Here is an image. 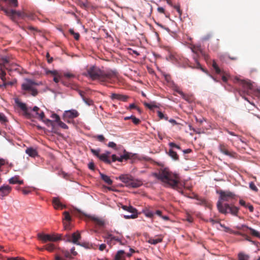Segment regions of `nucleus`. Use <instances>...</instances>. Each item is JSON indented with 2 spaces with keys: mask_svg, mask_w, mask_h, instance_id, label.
<instances>
[{
  "mask_svg": "<svg viewBox=\"0 0 260 260\" xmlns=\"http://www.w3.org/2000/svg\"><path fill=\"white\" fill-rule=\"evenodd\" d=\"M113 239H108L106 240H105V242H106L110 247H112V246L115 244V243L113 242Z\"/></svg>",
  "mask_w": 260,
  "mask_h": 260,
  "instance_id": "obj_48",
  "label": "nucleus"
},
{
  "mask_svg": "<svg viewBox=\"0 0 260 260\" xmlns=\"http://www.w3.org/2000/svg\"><path fill=\"white\" fill-rule=\"evenodd\" d=\"M73 258L71 254L69 251L66 250H61L59 254H56L55 256V260H70Z\"/></svg>",
  "mask_w": 260,
  "mask_h": 260,
  "instance_id": "obj_10",
  "label": "nucleus"
},
{
  "mask_svg": "<svg viewBox=\"0 0 260 260\" xmlns=\"http://www.w3.org/2000/svg\"><path fill=\"white\" fill-rule=\"evenodd\" d=\"M152 175L160 180L165 186L175 188L180 182L178 174L173 173L168 168L160 169L158 172L152 173Z\"/></svg>",
  "mask_w": 260,
  "mask_h": 260,
  "instance_id": "obj_2",
  "label": "nucleus"
},
{
  "mask_svg": "<svg viewBox=\"0 0 260 260\" xmlns=\"http://www.w3.org/2000/svg\"><path fill=\"white\" fill-rule=\"evenodd\" d=\"M9 182L10 184H23L24 182L23 180L20 179L19 176H15L9 179Z\"/></svg>",
  "mask_w": 260,
  "mask_h": 260,
  "instance_id": "obj_18",
  "label": "nucleus"
},
{
  "mask_svg": "<svg viewBox=\"0 0 260 260\" xmlns=\"http://www.w3.org/2000/svg\"><path fill=\"white\" fill-rule=\"evenodd\" d=\"M9 4L11 7H17L18 6L17 0H9Z\"/></svg>",
  "mask_w": 260,
  "mask_h": 260,
  "instance_id": "obj_38",
  "label": "nucleus"
},
{
  "mask_svg": "<svg viewBox=\"0 0 260 260\" xmlns=\"http://www.w3.org/2000/svg\"><path fill=\"white\" fill-rule=\"evenodd\" d=\"M118 178L128 187L137 188L143 184L141 180L134 179L131 175L128 174L121 175Z\"/></svg>",
  "mask_w": 260,
  "mask_h": 260,
  "instance_id": "obj_5",
  "label": "nucleus"
},
{
  "mask_svg": "<svg viewBox=\"0 0 260 260\" xmlns=\"http://www.w3.org/2000/svg\"><path fill=\"white\" fill-rule=\"evenodd\" d=\"M169 155L174 160H177L179 159V156L177 153L173 150L172 149L169 150Z\"/></svg>",
  "mask_w": 260,
  "mask_h": 260,
  "instance_id": "obj_28",
  "label": "nucleus"
},
{
  "mask_svg": "<svg viewBox=\"0 0 260 260\" xmlns=\"http://www.w3.org/2000/svg\"><path fill=\"white\" fill-rule=\"evenodd\" d=\"M62 239L66 242H72L71 236L70 235H65Z\"/></svg>",
  "mask_w": 260,
  "mask_h": 260,
  "instance_id": "obj_42",
  "label": "nucleus"
},
{
  "mask_svg": "<svg viewBox=\"0 0 260 260\" xmlns=\"http://www.w3.org/2000/svg\"><path fill=\"white\" fill-rule=\"evenodd\" d=\"M0 121L4 122L7 121V119L5 115L3 113H0Z\"/></svg>",
  "mask_w": 260,
  "mask_h": 260,
  "instance_id": "obj_59",
  "label": "nucleus"
},
{
  "mask_svg": "<svg viewBox=\"0 0 260 260\" xmlns=\"http://www.w3.org/2000/svg\"><path fill=\"white\" fill-rule=\"evenodd\" d=\"M240 85L242 86V89L239 90V94L245 100L248 101L245 96L250 94L249 90L252 88V84L249 81L242 80L240 81Z\"/></svg>",
  "mask_w": 260,
  "mask_h": 260,
  "instance_id": "obj_6",
  "label": "nucleus"
},
{
  "mask_svg": "<svg viewBox=\"0 0 260 260\" xmlns=\"http://www.w3.org/2000/svg\"><path fill=\"white\" fill-rule=\"evenodd\" d=\"M83 101H84V102L87 104L88 105H91L93 103V102L92 100L89 99H87V98H83Z\"/></svg>",
  "mask_w": 260,
  "mask_h": 260,
  "instance_id": "obj_56",
  "label": "nucleus"
},
{
  "mask_svg": "<svg viewBox=\"0 0 260 260\" xmlns=\"http://www.w3.org/2000/svg\"><path fill=\"white\" fill-rule=\"evenodd\" d=\"M157 115L160 119H164L166 120H168V116L162 113L161 111H158L157 112Z\"/></svg>",
  "mask_w": 260,
  "mask_h": 260,
  "instance_id": "obj_34",
  "label": "nucleus"
},
{
  "mask_svg": "<svg viewBox=\"0 0 260 260\" xmlns=\"http://www.w3.org/2000/svg\"><path fill=\"white\" fill-rule=\"evenodd\" d=\"M173 7H174L177 10V11L178 12V13H179V14L180 15H181L182 12L180 10V6L179 5H175V6L173 5Z\"/></svg>",
  "mask_w": 260,
  "mask_h": 260,
  "instance_id": "obj_60",
  "label": "nucleus"
},
{
  "mask_svg": "<svg viewBox=\"0 0 260 260\" xmlns=\"http://www.w3.org/2000/svg\"><path fill=\"white\" fill-rule=\"evenodd\" d=\"M123 217L125 219L135 218L137 217V213H132L131 215H124Z\"/></svg>",
  "mask_w": 260,
  "mask_h": 260,
  "instance_id": "obj_39",
  "label": "nucleus"
},
{
  "mask_svg": "<svg viewBox=\"0 0 260 260\" xmlns=\"http://www.w3.org/2000/svg\"><path fill=\"white\" fill-rule=\"evenodd\" d=\"M169 145L172 148H176L177 149H179V150L181 149V148L179 145H177L176 144H175L173 142L170 143Z\"/></svg>",
  "mask_w": 260,
  "mask_h": 260,
  "instance_id": "obj_54",
  "label": "nucleus"
},
{
  "mask_svg": "<svg viewBox=\"0 0 260 260\" xmlns=\"http://www.w3.org/2000/svg\"><path fill=\"white\" fill-rule=\"evenodd\" d=\"M12 190V187L8 185H3L0 187V197L4 198L8 196Z\"/></svg>",
  "mask_w": 260,
  "mask_h": 260,
  "instance_id": "obj_11",
  "label": "nucleus"
},
{
  "mask_svg": "<svg viewBox=\"0 0 260 260\" xmlns=\"http://www.w3.org/2000/svg\"><path fill=\"white\" fill-rule=\"evenodd\" d=\"M244 228H246V229H248L250 231V234L251 235L260 239V233L255 230L254 229L247 226L246 225L243 224L241 226H238L236 227V228L238 230H242Z\"/></svg>",
  "mask_w": 260,
  "mask_h": 260,
  "instance_id": "obj_13",
  "label": "nucleus"
},
{
  "mask_svg": "<svg viewBox=\"0 0 260 260\" xmlns=\"http://www.w3.org/2000/svg\"><path fill=\"white\" fill-rule=\"evenodd\" d=\"M56 248L55 244L50 243L45 245V249L49 252H53Z\"/></svg>",
  "mask_w": 260,
  "mask_h": 260,
  "instance_id": "obj_26",
  "label": "nucleus"
},
{
  "mask_svg": "<svg viewBox=\"0 0 260 260\" xmlns=\"http://www.w3.org/2000/svg\"><path fill=\"white\" fill-rule=\"evenodd\" d=\"M64 76L68 78H74L75 75L71 73H66L64 74Z\"/></svg>",
  "mask_w": 260,
  "mask_h": 260,
  "instance_id": "obj_58",
  "label": "nucleus"
},
{
  "mask_svg": "<svg viewBox=\"0 0 260 260\" xmlns=\"http://www.w3.org/2000/svg\"><path fill=\"white\" fill-rule=\"evenodd\" d=\"M104 239L105 240H106L108 239H114L113 238V235L109 233H107L105 236H103Z\"/></svg>",
  "mask_w": 260,
  "mask_h": 260,
  "instance_id": "obj_46",
  "label": "nucleus"
},
{
  "mask_svg": "<svg viewBox=\"0 0 260 260\" xmlns=\"http://www.w3.org/2000/svg\"><path fill=\"white\" fill-rule=\"evenodd\" d=\"M26 153H27L29 156L35 157L38 155L37 151L32 148H28L25 150Z\"/></svg>",
  "mask_w": 260,
  "mask_h": 260,
  "instance_id": "obj_22",
  "label": "nucleus"
},
{
  "mask_svg": "<svg viewBox=\"0 0 260 260\" xmlns=\"http://www.w3.org/2000/svg\"><path fill=\"white\" fill-rule=\"evenodd\" d=\"M90 151L94 155L99 158V156L101 155V154H100V152L101 151L100 149L96 150L94 149H90Z\"/></svg>",
  "mask_w": 260,
  "mask_h": 260,
  "instance_id": "obj_36",
  "label": "nucleus"
},
{
  "mask_svg": "<svg viewBox=\"0 0 260 260\" xmlns=\"http://www.w3.org/2000/svg\"><path fill=\"white\" fill-rule=\"evenodd\" d=\"M131 119L132 120V121L135 124H138L140 123V120L139 119L136 118L135 116H131Z\"/></svg>",
  "mask_w": 260,
  "mask_h": 260,
  "instance_id": "obj_41",
  "label": "nucleus"
},
{
  "mask_svg": "<svg viewBox=\"0 0 260 260\" xmlns=\"http://www.w3.org/2000/svg\"><path fill=\"white\" fill-rule=\"evenodd\" d=\"M212 67L214 68V69L215 70V72H216V73H217V74H220V72H221L220 71V69L218 67V66L216 64V62H215V60L213 61Z\"/></svg>",
  "mask_w": 260,
  "mask_h": 260,
  "instance_id": "obj_35",
  "label": "nucleus"
},
{
  "mask_svg": "<svg viewBox=\"0 0 260 260\" xmlns=\"http://www.w3.org/2000/svg\"><path fill=\"white\" fill-rule=\"evenodd\" d=\"M22 192L23 194H24L25 195H27V194H29V193H30L31 191L28 188H23L22 189Z\"/></svg>",
  "mask_w": 260,
  "mask_h": 260,
  "instance_id": "obj_57",
  "label": "nucleus"
},
{
  "mask_svg": "<svg viewBox=\"0 0 260 260\" xmlns=\"http://www.w3.org/2000/svg\"><path fill=\"white\" fill-rule=\"evenodd\" d=\"M249 187L250 188L255 191V192H257L258 191V188H257V187L255 186V185L254 184V183L252 182H251L250 183H249Z\"/></svg>",
  "mask_w": 260,
  "mask_h": 260,
  "instance_id": "obj_40",
  "label": "nucleus"
},
{
  "mask_svg": "<svg viewBox=\"0 0 260 260\" xmlns=\"http://www.w3.org/2000/svg\"><path fill=\"white\" fill-rule=\"evenodd\" d=\"M81 235L78 231L74 233L71 236L72 243L77 245H82L78 242V240L81 239Z\"/></svg>",
  "mask_w": 260,
  "mask_h": 260,
  "instance_id": "obj_17",
  "label": "nucleus"
},
{
  "mask_svg": "<svg viewBox=\"0 0 260 260\" xmlns=\"http://www.w3.org/2000/svg\"><path fill=\"white\" fill-rule=\"evenodd\" d=\"M220 226L221 227H222L223 228H224V231L225 232H227V233H229L230 234H231V232H232V230L230 229L228 227H226L224 225H223L222 224H220Z\"/></svg>",
  "mask_w": 260,
  "mask_h": 260,
  "instance_id": "obj_53",
  "label": "nucleus"
},
{
  "mask_svg": "<svg viewBox=\"0 0 260 260\" xmlns=\"http://www.w3.org/2000/svg\"><path fill=\"white\" fill-rule=\"evenodd\" d=\"M106 248V245L105 244H102L99 246V250L100 251H103Z\"/></svg>",
  "mask_w": 260,
  "mask_h": 260,
  "instance_id": "obj_64",
  "label": "nucleus"
},
{
  "mask_svg": "<svg viewBox=\"0 0 260 260\" xmlns=\"http://www.w3.org/2000/svg\"><path fill=\"white\" fill-rule=\"evenodd\" d=\"M70 33L74 36V39L76 40H78L80 38V35L78 32H74V30L72 29H70L69 30Z\"/></svg>",
  "mask_w": 260,
  "mask_h": 260,
  "instance_id": "obj_33",
  "label": "nucleus"
},
{
  "mask_svg": "<svg viewBox=\"0 0 260 260\" xmlns=\"http://www.w3.org/2000/svg\"><path fill=\"white\" fill-rule=\"evenodd\" d=\"M6 75V73L5 72H4L3 71H0V78L3 82L6 81V77H5Z\"/></svg>",
  "mask_w": 260,
  "mask_h": 260,
  "instance_id": "obj_45",
  "label": "nucleus"
},
{
  "mask_svg": "<svg viewBox=\"0 0 260 260\" xmlns=\"http://www.w3.org/2000/svg\"><path fill=\"white\" fill-rule=\"evenodd\" d=\"M63 224L64 225V228L65 230H70V222L63 221Z\"/></svg>",
  "mask_w": 260,
  "mask_h": 260,
  "instance_id": "obj_50",
  "label": "nucleus"
},
{
  "mask_svg": "<svg viewBox=\"0 0 260 260\" xmlns=\"http://www.w3.org/2000/svg\"><path fill=\"white\" fill-rule=\"evenodd\" d=\"M38 238L42 240L43 243H46L48 241L56 242L61 239V235L56 234H45L42 233H39L38 234Z\"/></svg>",
  "mask_w": 260,
  "mask_h": 260,
  "instance_id": "obj_7",
  "label": "nucleus"
},
{
  "mask_svg": "<svg viewBox=\"0 0 260 260\" xmlns=\"http://www.w3.org/2000/svg\"><path fill=\"white\" fill-rule=\"evenodd\" d=\"M44 123H45L47 125H49V124H52V121L48 119H45L44 118L42 120Z\"/></svg>",
  "mask_w": 260,
  "mask_h": 260,
  "instance_id": "obj_62",
  "label": "nucleus"
},
{
  "mask_svg": "<svg viewBox=\"0 0 260 260\" xmlns=\"http://www.w3.org/2000/svg\"><path fill=\"white\" fill-rule=\"evenodd\" d=\"M38 84L34 80L26 78L24 81L21 84V90L23 94L28 93L32 96H36L38 93V90L36 86Z\"/></svg>",
  "mask_w": 260,
  "mask_h": 260,
  "instance_id": "obj_3",
  "label": "nucleus"
},
{
  "mask_svg": "<svg viewBox=\"0 0 260 260\" xmlns=\"http://www.w3.org/2000/svg\"><path fill=\"white\" fill-rule=\"evenodd\" d=\"M123 158L124 159V160H127L130 158L131 157V154L127 151H126L125 150H123V154L122 155Z\"/></svg>",
  "mask_w": 260,
  "mask_h": 260,
  "instance_id": "obj_37",
  "label": "nucleus"
},
{
  "mask_svg": "<svg viewBox=\"0 0 260 260\" xmlns=\"http://www.w3.org/2000/svg\"><path fill=\"white\" fill-rule=\"evenodd\" d=\"M32 110L36 113V115L38 116L36 117L39 119L43 120V119L45 118L44 113L42 111H40L39 108L38 107L35 106Z\"/></svg>",
  "mask_w": 260,
  "mask_h": 260,
  "instance_id": "obj_19",
  "label": "nucleus"
},
{
  "mask_svg": "<svg viewBox=\"0 0 260 260\" xmlns=\"http://www.w3.org/2000/svg\"><path fill=\"white\" fill-rule=\"evenodd\" d=\"M219 149L221 153L226 155L230 156L231 157L234 156V153L229 151L227 148V146L224 144H219Z\"/></svg>",
  "mask_w": 260,
  "mask_h": 260,
  "instance_id": "obj_14",
  "label": "nucleus"
},
{
  "mask_svg": "<svg viewBox=\"0 0 260 260\" xmlns=\"http://www.w3.org/2000/svg\"><path fill=\"white\" fill-rule=\"evenodd\" d=\"M217 193L219 194V198L218 201H220L222 203V202H228L230 200L233 199L235 198V195L230 191H223L220 190L217 191Z\"/></svg>",
  "mask_w": 260,
  "mask_h": 260,
  "instance_id": "obj_8",
  "label": "nucleus"
},
{
  "mask_svg": "<svg viewBox=\"0 0 260 260\" xmlns=\"http://www.w3.org/2000/svg\"><path fill=\"white\" fill-rule=\"evenodd\" d=\"M194 59V61L195 62H196L197 63V67L196 68H198V69H201L204 72H205V71L204 70V69L203 68H202L201 67V64L199 62V61H198V59L196 57H193Z\"/></svg>",
  "mask_w": 260,
  "mask_h": 260,
  "instance_id": "obj_51",
  "label": "nucleus"
},
{
  "mask_svg": "<svg viewBox=\"0 0 260 260\" xmlns=\"http://www.w3.org/2000/svg\"><path fill=\"white\" fill-rule=\"evenodd\" d=\"M51 117L54 119L55 121L57 123L60 120L59 116L56 114H53L51 116Z\"/></svg>",
  "mask_w": 260,
  "mask_h": 260,
  "instance_id": "obj_49",
  "label": "nucleus"
},
{
  "mask_svg": "<svg viewBox=\"0 0 260 260\" xmlns=\"http://www.w3.org/2000/svg\"><path fill=\"white\" fill-rule=\"evenodd\" d=\"M112 100H117L122 102H126L128 99V96L126 95L113 93L110 96Z\"/></svg>",
  "mask_w": 260,
  "mask_h": 260,
  "instance_id": "obj_12",
  "label": "nucleus"
},
{
  "mask_svg": "<svg viewBox=\"0 0 260 260\" xmlns=\"http://www.w3.org/2000/svg\"><path fill=\"white\" fill-rule=\"evenodd\" d=\"M57 123H58V125L62 128H64V129L68 128V125L66 124H65L64 122H62L61 120L58 121L57 122Z\"/></svg>",
  "mask_w": 260,
  "mask_h": 260,
  "instance_id": "obj_43",
  "label": "nucleus"
},
{
  "mask_svg": "<svg viewBox=\"0 0 260 260\" xmlns=\"http://www.w3.org/2000/svg\"><path fill=\"white\" fill-rule=\"evenodd\" d=\"M94 138L101 142H105L106 140L104 136L102 135L94 136Z\"/></svg>",
  "mask_w": 260,
  "mask_h": 260,
  "instance_id": "obj_32",
  "label": "nucleus"
},
{
  "mask_svg": "<svg viewBox=\"0 0 260 260\" xmlns=\"http://www.w3.org/2000/svg\"><path fill=\"white\" fill-rule=\"evenodd\" d=\"M124 253L123 250H119L115 256L114 260H125L123 255Z\"/></svg>",
  "mask_w": 260,
  "mask_h": 260,
  "instance_id": "obj_27",
  "label": "nucleus"
},
{
  "mask_svg": "<svg viewBox=\"0 0 260 260\" xmlns=\"http://www.w3.org/2000/svg\"><path fill=\"white\" fill-rule=\"evenodd\" d=\"M144 105L148 108L149 109L152 110L154 108H156V106L155 105H154V104H152V103H145L144 104Z\"/></svg>",
  "mask_w": 260,
  "mask_h": 260,
  "instance_id": "obj_44",
  "label": "nucleus"
},
{
  "mask_svg": "<svg viewBox=\"0 0 260 260\" xmlns=\"http://www.w3.org/2000/svg\"><path fill=\"white\" fill-rule=\"evenodd\" d=\"M82 75L92 80H98L104 85L115 83L117 79L118 73L116 71H103L96 66L87 67Z\"/></svg>",
  "mask_w": 260,
  "mask_h": 260,
  "instance_id": "obj_1",
  "label": "nucleus"
},
{
  "mask_svg": "<svg viewBox=\"0 0 260 260\" xmlns=\"http://www.w3.org/2000/svg\"><path fill=\"white\" fill-rule=\"evenodd\" d=\"M78 115L79 113L76 110H71L67 111L65 113V116L70 118H76L78 117Z\"/></svg>",
  "mask_w": 260,
  "mask_h": 260,
  "instance_id": "obj_21",
  "label": "nucleus"
},
{
  "mask_svg": "<svg viewBox=\"0 0 260 260\" xmlns=\"http://www.w3.org/2000/svg\"><path fill=\"white\" fill-rule=\"evenodd\" d=\"M242 236L245 238V239L246 240L248 241L251 242L252 243L254 244V241H252L251 239V238L249 236H248L247 235H246L244 234V236Z\"/></svg>",
  "mask_w": 260,
  "mask_h": 260,
  "instance_id": "obj_63",
  "label": "nucleus"
},
{
  "mask_svg": "<svg viewBox=\"0 0 260 260\" xmlns=\"http://www.w3.org/2000/svg\"><path fill=\"white\" fill-rule=\"evenodd\" d=\"M162 239L161 238H157V239H152V238H149V239L148 241V242L151 244L155 245L158 243H160L162 241Z\"/></svg>",
  "mask_w": 260,
  "mask_h": 260,
  "instance_id": "obj_29",
  "label": "nucleus"
},
{
  "mask_svg": "<svg viewBox=\"0 0 260 260\" xmlns=\"http://www.w3.org/2000/svg\"><path fill=\"white\" fill-rule=\"evenodd\" d=\"M108 147H111L115 150L118 149L116 143L113 142H110L108 144Z\"/></svg>",
  "mask_w": 260,
  "mask_h": 260,
  "instance_id": "obj_47",
  "label": "nucleus"
},
{
  "mask_svg": "<svg viewBox=\"0 0 260 260\" xmlns=\"http://www.w3.org/2000/svg\"><path fill=\"white\" fill-rule=\"evenodd\" d=\"M94 223L100 226H103L104 224V221L100 218H99L98 220H96V222Z\"/></svg>",
  "mask_w": 260,
  "mask_h": 260,
  "instance_id": "obj_52",
  "label": "nucleus"
},
{
  "mask_svg": "<svg viewBox=\"0 0 260 260\" xmlns=\"http://www.w3.org/2000/svg\"><path fill=\"white\" fill-rule=\"evenodd\" d=\"M15 102L17 105L23 111L24 115L27 118H31L32 117V114L29 111V108H28L25 104L19 101L18 99L15 100Z\"/></svg>",
  "mask_w": 260,
  "mask_h": 260,
  "instance_id": "obj_9",
  "label": "nucleus"
},
{
  "mask_svg": "<svg viewBox=\"0 0 260 260\" xmlns=\"http://www.w3.org/2000/svg\"><path fill=\"white\" fill-rule=\"evenodd\" d=\"M100 174L101 179L105 183H106L108 185H109L112 184L113 181L110 179V178L108 176L105 175L102 173H100Z\"/></svg>",
  "mask_w": 260,
  "mask_h": 260,
  "instance_id": "obj_23",
  "label": "nucleus"
},
{
  "mask_svg": "<svg viewBox=\"0 0 260 260\" xmlns=\"http://www.w3.org/2000/svg\"><path fill=\"white\" fill-rule=\"evenodd\" d=\"M239 260H249V256L248 255L243 253H240L238 254Z\"/></svg>",
  "mask_w": 260,
  "mask_h": 260,
  "instance_id": "obj_31",
  "label": "nucleus"
},
{
  "mask_svg": "<svg viewBox=\"0 0 260 260\" xmlns=\"http://www.w3.org/2000/svg\"><path fill=\"white\" fill-rule=\"evenodd\" d=\"M88 167L90 170H94V164L93 162H90L88 165Z\"/></svg>",
  "mask_w": 260,
  "mask_h": 260,
  "instance_id": "obj_61",
  "label": "nucleus"
},
{
  "mask_svg": "<svg viewBox=\"0 0 260 260\" xmlns=\"http://www.w3.org/2000/svg\"><path fill=\"white\" fill-rule=\"evenodd\" d=\"M63 214L64 215V218H63V221L70 222L71 220V217L70 216L69 212L68 211H64L63 213Z\"/></svg>",
  "mask_w": 260,
  "mask_h": 260,
  "instance_id": "obj_30",
  "label": "nucleus"
},
{
  "mask_svg": "<svg viewBox=\"0 0 260 260\" xmlns=\"http://www.w3.org/2000/svg\"><path fill=\"white\" fill-rule=\"evenodd\" d=\"M217 208L219 212L221 213L226 214L230 213L233 216H238L239 208L235 206L233 204L227 203L223 204L220 201H218L217 203Z\"/></svg>",
  "mask_w": 260,
  "mask_h": 260,
  "instance_id": "obj_4",
  "label": "nucleus"
},
{
  "mask_svg": "<svg viewBox=\"0 0 260 260\" xmlns=\"http://www.w3.org/2000/svg\"><path fill=\"white\" fill-rule=\"evenodd\" d=\"M144 214L146 216L152 218L154 217V215H157L159 217L162 216V211L160 210H156L155 211H153L150 210H146L144 211Z\"/></svg>",
  "mask_w": 260,
  "mask_h": 260,
  "instance_id": "obj_15",
  "label": "nucleus"
},
{
  "mask_svg": "<svg viewBox=\"0 0 260 260\" xmlns=\"http://www.w3.org/2000/svg\"><path fill=\"white\" fill-rule=\"evenodd\" d=\"M212 38V35L210 34H207L205 36L203 37L202 40L203 41H206L209 40Z\"/></svg>",
  "mask_w": 260,
  "mask_h": 260,
  "instance_id": "obj_55",
  "label": "nucleus"
},
{
  "mask_svg": "<svg viewBox=\"0 0 260 260\" xmlns=\"http://www.w3.org/2000/svg\"><path fill=\"white\" fill-rule=\"evenodd\" d=\"M52 203L53 204L54 208L56 209H57L59 208H60L62 209L65 208L66 207V206L65 205H62L60 203L59 199L57 198H54L53 199Z\"/></svg>",
  "mask_w": 260,
  "mask_h": 260,
  "instance_id": "obj_20",
  "label": "nucleus"
},
{
  "mask_svg": "<svg viewBox=\"0 0 260 260\" xmlns=\"http://www.w3.org/2000/svg\"><path fill=\"white\" fill-rule=\"evenodd\" d=\"M99 158L107 164L110 165L111 164V160L108 157L107 154H101V155L99 156Z\"/></svg>",
  "mask_w": 260,
  "mask_h": 260,
  "instance_id": "obj_24",
  "label": "nucleus"
},
{
  "mask_svg": "<svg viewBox=\"0 0 260 260\" xmlns=\"http://www.w3.org/2000/svg\"><path fill=\"white\" fill-rule=\"evenodd\" d=\"M122 208L124 210L128 211L131 213H137V210L135 208L132 207V206H127L123 205L122 206Z\"/></svg>",
  "mask_w": 260,
  "mask_h": 260,
  "instance_id": "obj_25",
  "label": "nucleus"
},
{
  "mask_svg": "<svg viewBox=\"0 0 260 260\" xmlns=\"http://www.w3.org/2000/svg\"><path fill=\"white\" fill-rule=\"evenodd\" d=\"M1 10L4 12L5 14L11 18V19H13L14 18L15 13H16V10H9L4 8L3 6H0Z\"/></svg>",
  "mask_w": 260,
  "mask_h": 260,
  "instance_id": "obj_16",
  "label": "nucleus"
}]
</instances>
